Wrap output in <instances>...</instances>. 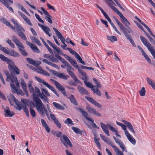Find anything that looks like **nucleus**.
<instances>
[{"mask_svg":"<svg viewBox=\"0 0 155 155\" xmlns=\"http://www.w3.org/2000/svg\"><path fill=\"white\" fill-rule=\"evenodd\" d=\"M7 81H10L11 82L10 83V86L13 93H17L21 95H24V93L21 90L18 89L19 88V85L16 77L8 76Z\"/></svg>","mask_w":155,"mask_h":155,"instance_id":"f257e3e1","label":"nucleus"},{"mask_svg":"<svg viewBox=\"0 0 155 155\" xmlns=\"http://www.w3.org/2000/svg\"><path fill=\"white\" fill-rule=\"evenodd\" d=\"M33 97L35 102V106L37 111L40 114L42 115H44L45 112L47 111V109L45 106L38 98V95L34 94L33 95Z\"/></svg>","mask_w":155,"mask_h":155,"instance_id":"f03ea898","label":"nucleus"},{"mask_svg":"<svg viewBox=\"0 0 155 155\" xmlns=\"http://www.w3.org/2000/svg\"><path fill=\"white\" fill-rule=\"evenodd\" d=\"M25 31V30L24 31H23L22 30H19V29H18L17 31V33L22 39L26 40L27 45L32 49V50L34 52L37 53H40V51L37 46H36L35 45L31 43L27 40V38L23 33V32Z\"/></svg>","mask_w":155,"mask_h":155,"instance_id":"7ed1b4c3","label":"nucleus"},{"mask_svg":"<svg viewBox=\"0 0 155 155\" xmlns=\"http://www.w3.org/2000/svg\"><path fill=\"white\" fill-rule=\"evenodd\" d=\"M140 38L142 42L147 47L155 59V49H154V47L146 38L142 36H141Z\"/></svg>","mask_w":155,"mask_h":155,"instance_id":"20e7f679","label":"nucleus"},{"mask_svg":"<svg viewBox=\"0 0 155 155\" xmlns=\"http://www.w3.org/2000/svg\"><path fill=\"white\" fill-rule=\"evenodd\" d=\"M110 8L113 9L114 11L118 14L121 18V21L127 27H128L130 25V23L127 20L123 15L115 7L112 6Z\"/></svg>","mask_w":155,"mask_h":155,"instance_id":"39448f33","label":"nucleus"},{"mask_svg":"<svg viewBox=\"0 0 155 155\" xmlns=\"http://www.w3.org/2000/svg\"><path fill=\"white\" fill-rule=\"evenodd\" d=\"M100 124L103 131L108 136H110L108 128H109L110 130L113 132L115 133L117 132V130L109 124H107L105 125L104 123L101 122Z\"/></svg>","mask_w":155,"mask_h":155,"instance_id":"423d86ee","label":"nucleus"},{"mask_svg":"<svg viewBox=\"0 0 155 155\" xmlns=\"http://www.w3.org/2000/svg\"><path fill=\"white\" fill-rule=\"evenodd\" d=\"M78 110H79V111L82 114L83 116L84 117H85L87 120L88 121H90L91 122V124L93 128H96L98 129H99V127L97 126V125L94 122V120L92 119H91L89 118V117H88V114L87 112L80 108H78Z\"/></svg>","mask_w":155,"mask_h":155,"instance_id":"0eeeda50","label":"nucleus"},{"mask_svg":"<svg viewBox=\"0 0 155 155\" xmlns=\"http://www.w3.org/2000/svg\"><path fill=\"white\" fill-rule=\"evenodd\" d=\"M84 82L86 86L91 88L94 93L96 94L98 96H101V93L98 89L96 87V86L93 85L92 84L87 81V80H84Z\"/></svg>","mask_w":155,"mask_h":155,"instance_id":"6e6552de","label":"nucleus"},{"mask_svg":"<svg viewBox=\"0 0 155 155\" xmlns=\"http://www.w3.org/2000/svg\"><path fill=\"white\" fill-rule=\"evenodd\" d=\"M50 80L54 83L56 87L61 92L62 94H63L64 96H68L65 89L62 85L54 80L50 79Z\"/></svg>","mask_w":155,"mask_h":155,"instance_id":"1a4fd4ad","label":"nucleus"},{"mask_svg":"<svg viewBox=\"0 0 155 155\" xmlns=\"http://www.w3.org/2000/svg\"><path fill=\"white\" fill-rule=\"evenodd\" d=\"M9 70L12 74V75H6L7 76H13H13L12 75L15 74V73L17 74H20L19 69L16 66L15 64L12 63L8 65ZM7 81V79L6 80Z\"/></svg>","mask_w":155,"mask_h":155,"instance_id":"9d476101","label":"nucleus"},{"mask_svg":"<svg viewBox=\"0 0 155 155\" xmlns=\"http://www.w3.org/2000/svg\"><path fill=\"white\" fill-rule=\"evenodd\" d=\"M41 94H39V97L46 103H48V98L47 97L50 96V94L46 90L43 88L41 89Z\"/></svg>","mask_w":155,"mask_h":155,"instance_id":"9b49d317","label":"nucleus"},{"mask_svg":"<svg viewBox=\"0 0 155 155\" xmlns=\"http://www.w3.org/2000/svg\"><path fill=\"white\" fill-rule=\"evenodd\" d=\"M61 140L66 147H68L69 146L71 147L72 146L71 143L66 135H63L62 138H61Z\"/></svg>","mask_w":155,"mask_h":155,"instance_id":"f8f14e48","label":"nucleus"},{"mask_svg":"<svg viewBox=\"0 0 155 155\" xmlns=\"http://www.w3.org/2000/svg\"><path fill=\"white\" fill-rule=\"evenodd\" d=\"M49 71L52 73L54 75L60 78H62L65 80L68 79V76L65 75L64 74L61 73L54 70H49Z\"/></svg>","mask_w":155,"mask_h":155,"instance_id":"ddd939ff","label":"nucleus"},{"mask_svg":"<svg viewBox=\"0 0 155 155\" xmlns=\"http://www.w3.org/2000/svg\"><path fill=\"white\" fill-rule=\"evenodd\" d=\"M0 2L8 8L9 10L11 11L12 12H14L12 8L9 6L10 3L12 4L13 3L12 1L11 0H0Z\"/></svg>","mask_w":155,"mask_h":155,"instance_id":"4468645a","label":"nucleus"},{"mask_svg":"<svg viewBox=\"0 0 155 155\" xmlns=\"http://www.w3.org/2000/svg\"><path fill=\"white\" fill-rule=\"evenodd\" d=\"M86 108L89 113L95 115L98 117L101 116V114L92 107L87 106H86Z\"/></svg>","mask_w":155,"mask_h":155,"instance_id":"2eb2a0df","label":"nucleus"},{"mask_svg":"<svg viewBox=\"0 0 155 155\" xmlns=\"http://www.w3.org/2000/svg\"><path fill=\"white\" fill-rule=\"evenodd\" d=\"M77 89L80 94L82 95H89V93L83 87L80 86L78 85Z\"/></svg>","mask_w":155,"mask_h":155,"instance_id":"dca6fc26","label":"nucleus"},{"mask_svg":"<svg viewBox=\"0 0 155 155\" xmlns=\"http://www.w3.org/2000/svg\"><path fill=\"white\" fill-rule=\"evenodd\" d=\"M5 51V53L10 56L15 57H19L20 56L18 53L12 49H10L9 50H8L7 49L6 51Z\"/></svg>","mask_w":155,"mask_h":155,"instance_id":"f3484780","label":"nucleus"},{"mask_svg":"<svg viewBox=\"0 0 155 155\" xmlns=\"http://www.w3.org/2000/svg\"><path fill=\"white\" fill-rule=\"evenodd\" d=\"M113 138L114 139L116 143L119 145L120 147L121 148L122 151L123 152L124 150H125L127 152V150H125V147L120 140L118 138H116L115 137H113Z\"/></svg>","mask_w":155,"mask_h":155,"instance_id":"a211bd4d","label":"nucleus"},{"mask_svg":"<svg viewBox=\"0 0 155 155\" xmlns=\"http://www.w3.org/2000/svg\"><path fill=\"white\" fill-rule=\"evenodd\" d=\"M65 58L71 63V64L76 68H78V66L77 64V62L71 58L69 56L65 55Z\"/></svg>","mask_w":155,"mask_h":155,"instance_id":"6ab92c4d","label":"nucleus"},{"mask_svg":"<svg viewBox=\"0 0 155 155\" xmlns=\"http://www.w3.org/2000/svg\"><path fill=\"white\" fill-rule=\"evenodd\" d=\"M137 47L147 62L150 64H151V61L148 55L145 53L143 49L139 45H138Z\"/></svg>","mask_w":155,"mask_h":155,"instance_id":"aec40b11","label":"nucleus"},{"mask_svg":"<svg viewBox=\"0 0 155 155\" xmlns=\"http://www.w3.org/2000/svg\"><path fill=\"white\" fill-rule=\"evenodd\" d=\"M67 70L68 74L74 80V81H75L76 82H77V83L80 84V81L79 80L74 74L72 71L69 70V69L67 68Z\"/></svg>","mask_w":155,"mask_h":155,"instance_id":"412c9836","label":"nucleus"},{"mask_svg":"<svg viewBox=\"0 0 155 155\" xmlns=\"http://www.w3.org/2000/svg\"><path fill=\"white\" fill-rule=\"evenodd\" d=\"M38 25L41 28L45 33L48 35L49 37H51V34L49 32V31H51V30L48 27H45L39 23H38Z\"/></svg>","mask_w":155,"mask_h":155,"instance_id":"4be33fe9","label":"nucleus"},{"mask_svg":"<svg viewBox=\"0 0 155 155\" xmlns=\"http://www.w3.org/2000/svg\"><path fill=\"white\" fill-rule=\"evenodd\" d=\"M126 136L129 140L133 145H135L136 143V141L134 138L127 132H126Z\"/></svg>","mask_w":155,"mask_h":155,"instance_id":"5701e85b","label":"nucleus"},{"mask_svg":"<svg viewBox=\"0 0 155 155\" xmlns=\"http://www.w3.org/2000/svg\"><path fill=\"white\" fill-rule=\"evenodd\" d=\"M122 121L126 124L128 129L131 131L133 132L134 134H135V132L134 130L132 124L130 122L124 120H122Z\"/></svg>","mask_w":155,"mask_h":155,"instance_id":"b1692460","label":"nucleus"},{"mask_svg":"<svg viewBox=\"0 0 155 155\" xmlns=\"http://www.w3.org/2000/svg\"><path fill=\"white\" fill-rule=\"evenodd\" d=\"M67 97L73 104L76 106L78 105V103L77 102L76 98L73 95L71 94L69 97L67 96Z\"/></svg>","mask_w":155,"mask_h":155,"instance_id":"393cba45","label":"nucleus"},{"mask_svg":"<svg viewBox=\"0 0 155 155\" xmlns=\"http://www.w3.org/2000/svg\"><path fill=\"white\" fill-rule=\"evenodd\" d=\"M5 114V116L7 117H12L14 115L13 113L10 110L9 108L8 107H6L4 111Z\"/></svg>","mask_w":155,"mask_h":155,"instance_id":"a878e982","label":"nucleus"},{"mask_svg":"<svg viewBox=\"0 0 155 155\" xmlns=\"http://www.w3.org/2000/svg\"><path fill=\"white\" fill-rule=\"evenodd\" d=\"M8 98L10 104L12 105H13V103H12V102H14L15 103L18 100L14 96L11 94H9L8 96Z\"/></svg>","mask_w":155,"mask_h":155,"instance_id":"bb28decb","label":"nucleus"},{"mask_svg":"<svg viewBox=\"0 0 155 155\" xmlns=\"http://www.w3.org/2000/svg\"><path fill=\"white\" fill-rule=\"evenodd\" d=\"M12 22L14 24L17 28L18 29H19V30H22L24 31V29L18 23L17 20L12 18L11 19Z\"/></svg>","mask_w":155,"mask_h":155,"instance_id":"cd10ccee","label":"nucleus"},{"mask_svg":"<svg viewBox=\"0 0 155 155\" xmlns=\"http://www.w3.org/2000/svg\"><path fill=\"white\" fill-rule=\"evenodd\" d=\"M146 80L147 83L153 89L155 90V82L153 81V80L149 77L146 78Z\"/></svg>","mask_w":155,"mask_h":155,"instance_id":"c85d7f7f","label":"nucleus"},{"mask_svg":"<svg viewBox=\"0 0 155 155\" xmlns=\"http://www.w3.org/2000/svg\"><path fill=\"white\" fill-rule=\"evenodd\" d=\"M35 78L39 83L43 84L46 87H48L50 85L48 83L45 82L44 80L41 78H39L37 76H35Z\"/></svg>","mask_w":155,"mask_h":155,"instance_id":"c756f323","label":"nucleus"},{"mask_svg":"<svg viewBox=\"0 0 155 155\" xmlns=\"http://www.w3.org/2000/svg\"><path fill=\"white\" fill-rule=\"evenodd\" d=\"M53 106L57 109L63 110L65 109L64 107L61 104L55 102H53L52 103Z\"/></svg>","mask_w":155,"mask_h":155,"instance_id":"7c9ffc66","label":"nucleus"},{"mask_svg":"<svg viewBox=\"0 0 155 155\" xmlns=\"http://www.w3.org/2000/svg\"><path fill=\"white\" fill-rule=\"evenodd\" d=\"M15 103L17 106L16 107V109L19 110H21V109L24 108L25 107V105L22 104L19 102L18 100L17 101L15 102Z\"/></svg>","mask_w":155,"mask_h":155,"instance_id":"2f4dec72","label":"nucleus"},{"mask_svg":"<svg viewBox=\"0 0 155 155\" xmlns=\"http://www.w3.org/2000/svg\"><path fill=\"white\" fill-rule=\"evenodd\" d=\"M30 38L34 43H36L37 45L38 46L41 45V43L40 42V41L35 38V37L33 36H31L30 37Z\"/></svg>","mask_w":155,"mask_h":155,"instance_id":"473e14b6","label":"nucleus"},{"mask_svg":"<svg viewBox=\"0 0 155 155\" xmlns=\"http://www.w3.org/2000/svg\"><path fill=\"white\" fill-rule=\"evenodd\" d=\"M76 58H77L79 61V62L84 65H85V64L84 61H83L80 55L76 52L74 55Z\"/></svg>","mask_w":155,"mask_h":155,"instance_id":"72a5a7b5","label":"nucleus"},{"mask_svg":"<svg viewBox=\"0 0 155 155\" xmlns=\"http://www.w3.org/2000/svg\"><path fill=\"white\" fill-rule=\"evenodd\" d=\"M53 29L55 31L56 34L58 35V38H59L60 39V38L63 37L62 34L56 28H53Z\"/></svg>","mask_w":155,"mask_h":155,"instance_id":"f704fd0d","label":"nucleus"},{"mask_svg":"<svg viewBox=\"0 0 155 155\" xmlns=\"http://www.w3.org/2000/svg\"><path fill=\"white\" fill-rule=\"evenodd\" d=\"M114 150L116 153L117 155H124L123 152L117 147H114Z\"/></svg>","mask_w":155,"mask_h":155,"instance_id":"c9c22d12","label":"nucleus"},{"mask_svg":"<svg viewBox=\"0 0 155 155\" xmlns=\"http://www.w3.org/2000/svg\"><path fill=\"white\" fill-rule=\"evenodd\" d=\"M0 58L3 61L7 62L8 63L10 61V60L4 55L0 54Z\"/></svg>","mask_w":155,"mask_h":155,"instance_id":"e433bc0d","label":"nucleus"},{"mask_svg":"<svg viewBox=\"0 0 155 155\" xmlns=\"http://www.w3.org/2000/svg\"><path fill=\"white\" fill-rule=\"evenodd\" d=\"M107 39L112 42L117 41V40L116 36H108L107 37Z\"/></svg>","mask_w":155,"mask_h":155,"instance_id":"4c0bfd02","label":"nucleus"},{"mask_svg":"<svg viewBox=\"0 0 155 155\" xmlns=\"http://www.w3.org/2000/svg\"><path fill=\"white\" fill-rule=\"evenodd\" d=\"M72 129L74 132L78 134H82V131H81L78 128L75 127H72Z\"/></svg>","mask_w":155,"mask_h":155,"instance_id":"58836bf2","label":"nucleus"},{"mask_svg":"<svg viewBox=\"0 0 155 155\" xmlns=\"http://www.w3.org/2000/svg\"><path fill=\"white\" fill-rule=\"evenodd\" d=\"M48 88L52 91L58 97H59V95L58 94L52 86L49 85Z\"/></svg>","mask_w":155,"mask_h":155,"instance_id":"ea45409f","label":"nucleus"},{"mask_svg":"<svg viewBox=\"0 0 155 155\" xmlns=\"http://www.w3.org/2000/svg\"><path fill=\"white\" fill-rule=\"evenodd\" d=\"M53 48L55 49V51H54V53L55 52L56 53V54H58L59 53L61 54H62V50L58 47L55 46Z\"/></svg>","mask_w":155,"mask_h":155,"instance_id":"a19ab883","label":"nucleus"},{"mask_svg":"<svg viewBox=\"0 0 155 155\" xmlns=\"http://www.w3.org/2000/svg\"><path fill=\"white\" fill-rule=\"evenodd\" d=\"M51 133L53 135L56 136L58 137H60L62 134V133L60 132H57L54 130H52L51 132Z\"/></svg>","mask_w":155,"mask_h":155,"instance_id":"79ce46f5","label":"nucleus"},{"mask_svg":"<svg viewBox=\"0 0 155 155\" xmlns=\"http://www.w3.org/2000/svg\"><path fill=\"white\" fill-rule=\"evenodd\" d=\"M64 123L68 125L69 124H70L71 125H74L73 121L71 119L69 118H68L66 119L64 121Z\"/></svg>","mask_w":155,"mask_h":155,"instance_id":"37998d69","label":"nucleus"},{"mask_svg":"<svg viewBox=\"0 0 155 155\" xmlns=\"http://www.w3.org/2000/svg\"><path fill=\"white\" fill-rule=\"evenodd\" d=\"M85 98L89 102H90L92 104H94V103L96 101L94 100L92 97H88V96H85Z\"/></svg>","mask_w":155,"mask_h":155,"instance_id":"c03bdc74","label":"nucleus"},{"mask_svg":"<svg viewBox=\"0 0 155 155\" xmlns=\"http://www.w3.org/2000/svg\"><path fill=\"white\" fill-rule=\"evenodd\" d=\"M139 93L141 96H143L145 95L146 91L145 87H142L141 89L139 91Z\"/></svg>","mask_w":155,"mask_h":155,"instance_id":"a18cd8bd","label":"nucleus"},{"mask_svg":"<svg viewBox=\"0 0 155 155\" xmlns=\"http://www.w3.org/2000/svg\"><path fill=\"white\" fill-rule=\"evenodd\" d=\"M23 18L25 21L26 22L28 25L30 26H32V25L30 20L26 16H24V17Z\"/></svg>","mask_w":155,"mask_h":155,"instance_id":"49530a36","label":"nucleus"},{"mask_svg":"<svg viewBox=\"0 0 155 155\" xmlns=\"http://www.w3.org/2000/svg\"><path fill=\"white\" fill-rule=\"evenodd\" d=\"M54 54H55V56L58 59H59L63 64L66 61V60H65L64 58H62L61 57L58 55V54H56V53L55 52H54Z\"/></svg>","mask_w":155,"mask_h":155,"instance_id":"de8ad7c7","label":"nucleus"},{"mask_svg":"<svg viewBox=\"0 0 155 155\" xmlns=\"http://www.w3.org/2000/svg\"><path fill=\"white\" fill-rule=\"evenodd\" d=\"M106 2L110 8L113 6L114 4H115L112 0H106Z\"/></svg>","mask_w":155,"mask_h":155,"instance_id":"09e8293b","label":"nucleus"},{"mask_svg":"<svg viewBox=\"0 0 155 155\" xmlns=\"http://www.w3.org/2000/svg\"><path fill=\"white\" fill-rule=\"evenodd\" d=\"M6 42L8 43L12 48H14L15 47V45L12 43V41L9 39H7L6 41Z\"/></svg>","mask_w":155,"mask_h":155,"instance_id":"8fccbe9b","label":"nucleus"},{"mask_svg":"<svg viewBox=\"0 0 155 155\" xmlns=\"http://www.w3.org/2000/svg\"><path fill=\"white\" fill-rule=\"evenodd\" d=\"M93 81L95 83V85H96V87H97V88H98V87L101 88V85L100 83L98 82L97 81L95 78H93Z\"/></svg>","mask_w":155,"mask_h":155,"instance_id":"3c124183","label":"nucleus"},{"mask_svg":"<svg viewBox=\"0 0 155 155\" xmlns=\"http://www.w3.org/2000/svg\"><path fill=\"white\" fill-rule=\"evenodd\" d=\"M30 112L31 115L33 117H35L36 116V113L34 109L32 108L31 107H30Z\"/></svg>","mask_w":155,"mask_h":155,"instance_id":"603ef678","label":"nucleus"},{"mask_svg":"<svg viewBox=\"0 0 155 155\" xmlns=\"http://www.w3.org/2000/svg\"><path fill=\"white\" fill-rule=\"evenodd\" d=\"M106 142V143L109 145L110 146L114 149V147H116V146L114 145H113V143H112V141L109 139H108L107 140H106V141L105 142Z\"/></svg>","mask_w":155,"mask_h":155,"instance_id":"864d4df0","label":"nucleus"},{"mask_svg":"<svg viewBox=\"0 0 155 155\" xmlns=\"http://www.w3.org/2000/svg\"><path fill=\"white\" fill-rule=\"evenodd\" d=\"M52 18V16L49 15V16H46L45 17V19L46 20H47L49 23L50 24L52 23V21L51 19V18Z\"/></svg>","mask_w":155,"mask_h":155,"instance_id":"5fc2aeb1","label":"nucleus"},{"mask_svg":"<svg viewBox=\"0 0 155 155\" xmlns=\"http://www.w3.org/2000/svg\"><path fill=\"white\" fill-rule=\"evenodd\" d=\"M21 101L23 103L22 104H24L25 106H26L27 105H28V103L29 102V100L26 99H21Z\"/></svg>","mask_w":155,"mask_h":155,"instance_id":"6e6d98bb","label":"nucleus"},{"mask_svg":"<svg viewBox=\"0 0 155 155\" xmlns=\"http://www.w3.org/2000/svg\"><path fill=\"white\" fill-rule=\"evenodd\" d=\"M97 7L100 10H101V12L104 15V16L105 18H106V17H107V16H108V15L107 14V13L103 10L102 9V8L101 7H100L98 5H97Z\"/></svg>","mask_w":155,"mask_h":155,"instance_id":"4d7b16f0","label":"nucleus"},{"mask_svg":"<svg viewBox=\"0 0 155 155\" xmlns=\"http://www.w3.org/2000/svg\"><path fill=\"white\" fill-rule=\"evenodd\" d=\"M23 108L24 109V111L26 115L28 117H29L30 116V115L28 108L26 106H25Z\"/></svg>","mask_w":155,"mask_h":155,"instance_id":"13d9d810","label":"nucleus"},{"mask_svg":"<svg viewBox=\"0 0 155 155\" xmlns=\"http://www.w3.org/2000/svg\"><path fill=\"white\" fill-rule=\"evenodd\" d=\"M24 49L23 48H20L19 50L20 51L21 54L23 55L26 56L28 55V54L27 52L24 50Z\"/></svg>","mask_w":155,"mask_h":155,"instance_id":"bf43d9fd","label":"nucleus"},{"mask_svg":"<svg viewBox=\"0 0 155 155\" xmlns=\"http://www.w3.org/2000/svg\"><path fill=\"white\" fill-rule=\"evenodd\" d=\"M35 16L36 18L38 19V20L40 22L42 23L43 24L44 23V21L42 20V19L40 18L39 15L37 14L36 13L35 14Z\"/></svg>","mask_w":155,"mask_h":155,"instance_id":"052dcab7","label":"nucleus"},{"mask_svg":"<svg viewBox=\"0 0 155 155\" xmlns=\"http://www.w3.org/2000/svg\"><path fill=\"white\" fill-rule=\"evenodd\" d=\"M123 33L125 35L126 38L128 40H129L131 38H132L131 35L129 34H128L126 31H125V32H124V33Z\"/></svg>","mask_w":155,"mask_h":155,"instance_id":"680f3d73","label":"nucleus"},{"mask_svg":"<svg viewBox=\"0 0 155 155\" xmlns=\"http://www.w3.org/2000/svg\"><path fill=\"white\" fill-rule=\"evenodd\" d=\"M50 60L54 62L58 63L59 62L58 60L56 59L54 56H51Z\"/></svg>","mask_w":155,"mask_h":155,"instance_id":"e2e57ef3","label":"nucleus"},{"mask_svg":"<svg viewBox=\"0 0 155 155\" xmlns=\"http://www.w3.org/2000/svg\"><path fill=\"white\" fill-rule=\"evenodd\" d=\"M35 91L34 92L35 93H37L38 94V95H37L39 97V94H41V93L40 92V91L39 88L38 87L36 86L35 87Z\"/></svg>","mask_w":155,"mask_h":155,"instance_id":"0e129e2a","label":"nucleus"},{"mask_svg":"<svg viewBox=\"0 0 155 155\" xmlns=\"http://www.w3.org/2000/svg\"><path fill=\"white\" fill-rule=\"evenodd\" d=\"M94 140L95 143L97 145L98 147L101 148V145L99 142L98 141V140H97V139L95 137L94 138Z\"/></svg>","mask_w":155,"mask_h":155,"instance_id":"69168bd1","label":"nucleus"},{"mask_svg":"<svg viewBox=\"0 0 155 155\" xmlns=\"http://www.w3.org/2000/svg\"><path fill=\"white\" fill-rule=\"evenodd\" d=\"M54 122L55 124L58 127L60 128L61 127V124L59 122L57 119H56L55 120Z\"/></svg>","mask_w":155,"mask_h":155,"instance_id":"338daca9","label":"nucleus"},{"mask_svg":"<svg viewBox=\"0 0 155 155\" xmlns=\"http://www.w3.org/2000/svg\"><path fill=\"white\" fill-rule=\"evenodd\" d=\"M0 21L6 24V25L7 24V22H8V21H7L6 19L4 17L1 18L0 19Z\"/></svg>","mask_w":155,"mask_h":155,"instance_id":"774afa93","label":"nucleus"}]
</instances>
